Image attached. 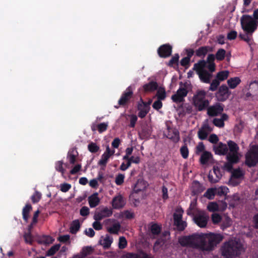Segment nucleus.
Listing matches in <instances>:
<instances>
[{
  "label": "nucleus",
  "instance_id": "obj_42",
  "mask_svg": "<svg viewBox=\"0 0 258 258\" xmlns=\"http://www.w3.org/2000/svg\"><path fill=\"white\" fill-rule=\"evenodd\" d=\"M120 228V225L118 223H114L112 226L107 228L109 233L112 234H117Z\"/></svg>",
  "mask_w": 258,
  "mask_h": 258
},
{
  "label": "nucleus",
  "instance_id": "obj_24",
  "mask_svg": "<svg viewBox=\"0 0 258 258\" xmlns=\"http://www.w3.org/2000/svg\"><path fill=\"white\" fill-rule=\"evenodd\" d=\"M200 80L205 83H210L212 77V74L206 70L197 74Z\"/></svg>",
  "mask_w": 258,
  "mask_h": 258
},
{
  "label": "nucleus",
  "instance_id": "obj_19",
  "mask_svg": "<svg viewBox=\"0 0 258 258\" xmlns=\"http://www.w3.org/2000/svg\"><path fill=\"white\" fill-rule=\"evenodd\" d=\"M114 153V150H111L108 145L106 148V150L102 155L100 160L98 162V164L100 166H106L108 159Z\"/></svg>",
  "mask_w": 258,
  "mask_h": 258
},
{
  "label": "nucleus",
  "instance_id": "obj_41",
  "mask_svg": "<svg viewBox=\"0 0 258 258\" xmlns=\"http://www.w3.org/2000/svg\"><path fill=\"white\" fill-rule=\"evenodd\" d=\"M80 224L79 220H74L71 226L70 231L72 233H76L80 229Z\"/></svg>",
  "mask_w": 258,
  "mask_h": 258
},
{
  "label": "nucleus",
  "instance_id": "obj_44",
  "mask_svg": "<svg viewBox=\"0 0 258 258\" xmlns=\"http://www.w3.org/2000/svg\"><path fill=\"white\" fill-rule=\"evenodd\" d=\"M242 171L239 169H236L232 172L231 177L234 179H240L243 177Z\"/></svg>",
  "mask_w": 258,
  "mask_h": 258
},
{
  "label": "nucleus",
  "instance_id": "obj_31",
  "mask_svg": "<svg viewBox=\"0 0 258 258\" xmlns=\"http://www.w3.org/2000/svg\"><path fill=\"white\" fill-rule=\"evenodd\" d=\"M139 134L142 139H148L152 134L151 128L148 126H144Z\"/></svg>",
  "mask_w": 258,
  "mask_h": 258
},
{
  "label": "nucleus",
  "instance_id": "obj_30",
  "mask_svg": "<svg viewBox=\"0 0 258 258\" xmlns=\"http://www.w3.org/2000/svg\"><path fill=\"white\" fill-rule=\"evenodd\" d=\"M212 158L213 155L211 152L208 151H204L201 156L200 162L201 164L206 165L208 163V161L210 160V159H212Z\"/></svg>",
  "mask_w": 258,
  "mask_h": 258
},
{
  "label": "nucleus",
  "instance_id": "obj_59",
  "mask_svg": "<svg viewBox=\"0 0 258 258\" xmlns=\"http://www.w3.org/2000/svg\"><path fill=\"white\" fill-rule=\"evenodd\" d=\"M219 139L218 136L214 134H211L209 137L208 141L215 145L217 144Z\"/></svg>",
  "mask_w": 258,
  "mask_h": 258
},
{
  "label": "nucleus",
  "instance_id": "obj_2",
  "mask_svg": "<svg viewBox=\"0 0 258 258\" xmlns=\"http://www.w3.org/2000/svg\"><path fill=\"white\" fill-rule=\"evenodd\" d=\"M200 249L203 251H209L213 249L217 244L223 239L220 234H200Z\"/></svg>",
  "mask_w": 258,
  "mask_h": 258
},
{
  "label": "nucleus",
  "instance_id": "obj_38",
  "mask_svg": "<svg viewBox=\"0 0 258 258\" xmlns=\"http://www.w3.org/2000/svg\"><path fill=\"white\" fill-rule=\"evenodd\" d=\"M229 75V72L223 71L219 72L216 75V79L219 81H222L227 79Z\"/></svg>",
  "mask_w": 258,
  "mask_h": 258
},
{
  "label": "nucleus",
  "instance_id": "obj_4",
  "mask_svg": "<svg viewBox=\"0 0 258 258\" xmlns=\"http://www.w3.org/2000/svg\"><path fill=\"white\" fill-rule=\"evenodd\" d=\"M206 92L200 90L197 92L193 97V104L199 111L206 110L209 105V101L206 98Z\"/></svg>",
  "mask_w": 258,
  "mask_h": 258
},
{
  "label": "nucleus",
  "instance_id": "obj_20",
  "mask_svg": "<svg viewBox=\"0 0 258 258\" xmlns=\"http://www.w3.org/2000/svg\"><path fill=\"white\" fill-rule=\"evenodd\" d=\"M205 189V186L197 180L192 182L191 187V195L197 196L203 192Z\"/></svg>",
  "mask_w": 258,
  "mask_h": 258
},
{
  "label": "nucleus",
  "instance_id": "obj_51",
  "mask_svg": "<svg viewBox=\"0 0 258 258\" xmlns=\"http://www.w3.org/2000/svg\"><path fill=\"white\" fill-rule=\"evenodd\" d=\"M239 200L240 198L238 195H233V197L232 198L231 201L229 203L230 208H235L236 206L238 205V204L239 203Z\"/></svg>",
  "mask_w": 258,
  "mask_h": 258
},
{
  "label": "nucleus",
  "instance_id": "obj_61",
  "mask_svg": "<svg viewBox=\"0 0 258 258\" xmlns=\"http://www.w3.org/2000/svg\"><path fill=\"white\" fill-rule=\"evenodd\" d=\"M213 124L219 127H223L224 126V122L222 119L218 118H215L213 120Z\"/></svg>",
  "mask_w": 258,
  "mask_h": 258
},
{
  "label": "nucleus",
  "instance_id": "obj_47",
  "mask_svg": "<svg viewBox=\"0 0 258 258\" xmlns=\"http://www.w3.org/2000/svg\"><path fill=\"white\" fill-rule=\"evenodd\" d=\"M208 134V132H207V131H205V130L202 127L199 130L198 133V137L201 140H206Z\"/></svg>",
  "mask_w": 258,
  "mask_h": 258
},
{
  "label": "nucleus",
  "instance_id": "obj_22",
  "mask_svg": "<svg viewBox=\"0 0 258 258\" xmlns=\"http://www.w3.org/2000/svg\"><path fill=\"white\" fill-rule=\"evenodd\" d=\"M112 214V211H97L94 215V219L99 221L103 218L109 217Z\"/></svg>",
  "mask_w": 258,
  "mask_h": 258
},
{
  "label": "nucleus",
  "instance_id": "obj_64",
  "mask_svg": "<svg viewBox=\"0 0 258 258\" xmlns=\"http://www.w3.org/2000/svg\"><path fill=\"white\" fill-rule=\"evenodd\" d=\"M134 214L132 211H124L123 214L122 215V218H125L126 219H131L134 217Z\"/></svg>",
  "mask_w": 258,
  "mask_h": 258
},
{
  "label": "nucleus",
  "instance_id": "obj_40",
  "mask_svg": "<svg viewBox=\"0 0 258 258\" xmlns=\"http://www.w3.org/2000/svg\"><path fill=\"white\" fill-rule=\"evenodd\" d=\"M41 194L36 190L30 198L31 202L33 204L37 203L41 198Z\"/></svg>",
  "mask_w": 258,
  "mask_h": 258
},
{
  "label": "nucleus",
  "instance_id": "obj_62",
  "mask_svg": "<svg viewBox=\"0 0 258 258\" xmlns=\"http://www.w3.org/2000/svg\"><path fill=\"white\" fill-rule=\"evenodd\" d=\"M222 219V217L218 214L214 213L212 215V221L214 224L218 223Z\"/></svg>",
  "mask_w": 258,
  "mask_h": 258
},
{
  "label": "nucleus",
  "instance_id": "obj_60",
  "mask_svg": "<svg viewBox=\"0 0 258 258\" xmlns=\"http://www.w3.org/2000/svg\"><path fill=\"white\" fill-rule=\"evenodd\" d=\"M190 61V59L188 57H184L181 59L180 63L181 66L187 69L189 66Z\"/></svg>",
  "mask_w": 258,
  "mask_h": 258
},
{
  "label": "nucleus",
  "instance_id": "obj_52",
  "mask_svg": "<svg viewBox=\"0 0 258 258\" xmlns=\"http://www.w3.org/2000/svg\"><path fill=\"white\" fill-rule=\"evenodd\" d=\"M63 162L62 161H58L55 164L56 170L61 173L62 175L64 173L65 170L63 168Z\"/></svg>",
  "mask_w": 258,
  "mask_h": 258
},
{
  "label": "nucleus",
  "instance_id": "obj_34",
  "mask_svg": "<svg viewBox=\"0 0 258 258\" xmlns=\"http://www.w3.org/2000/svg\"><path fill=\"white\" fill-rule=\"evenodd\" d=\"M146 188V185L143 180H138L135 184L133 191L135 193H139L143 191Z\"/></svg>",
  "mask_w": 258,
  "mask_h": 258
},
{
  "label": "nucleus",
  "instance_id": "obj_6",
  "mask_svg": "<svg viewBox=\"0 0 258 258\" xmlns=\"http://www.w3.org/2000/svg\"><path fill=\"white\" fill-rule=\"evenodd\" d=\"M194 211L195 212L192 214L194 222L201 228L205 227L209 220V216L203 211ZM188 214L190 215L191 213L188 212Z\"/></svg>",
  "mask_w": 258,
  "mask_h": 258
},
{
  "label": "nucleus",
  "instance_id": "obj_37",
  "mask_svg": "<svg viewBox=\"0 0 258 258\" xmlns=\"http://www.w3.org/2000/svg\"><path fill=\"white\" fill-rule=\"evenodd\" d=\"M126 258H153L151 255H148L143 252L138 254L128 253L125 255Z\"/></svg>",
  "mask_w": 258,
  "mask_h": 258
},
{
  "label": "nucleus",
  "instance_id": "obj_27",
  "mask_svg": "<svg viewBox=\"0 0 258 258\" xmlns=\"http://www.w3.org/2000/svg\"><path fill=\"white\" fill-rule=\"evenodd\" d=\"M112 242V237L108 235L101 237L100 240V244L105 248L109 247Z\"/></svg>",
  "mask_w": 258,
  "mask_h": 258
},
{
  "label": "nucleus",
  "instance_id": "obj_36",
  "mask_svg": "<svg viewBox=\"0 0 258 258\" xmlns=\"http://www.w3.org/2000/svg\"><path fill=\"white\" fill-rule=\"evenodd\" d=\"M227 162L224 164V167L229 170H230L232 168L233 164H236L238 162L239 159L233 158L232 157H226Z\"/></svg>",
  "mask_w": 258,
  "mask_h": 258
},
{
  "label": "nucleus",
  "instance_id": "obj_23",
  "mask_svg": "<svg viewBox=\"0 0 258 258\" xmlns=\"http://www.w3.org/2000/svg\"><path fill=\"white\" fill-rule=\"evenodd\" d=\"M212 50V48L209 46H201L195 51V54L196 56L203 58L209 51Z\"/></svg>",
  "mask_w": 258,
  "mask_h": 258
},
{
  "label": "nucleus",
  "instance_id": "obj_18",
  "mask_svg": "<svg viewBox=\"0 0 258 258\" xmlns=\"http://www.w3.org/2000/svg\"><path fill=\"white\" fill-rule=\"evenodd\" d=\"M213 151L215 154L218 155H227L228 148L226 144L222 142H219L216 145H214L213 147Z\"/></svg>",
  "mask_w": 258,
  "mask_h": 258
},
{
  "label": "nucleus",
  "instance_id": "obj_45",
  "mask_svg": "<svg viewBox=\"0 0 258 258\" xmlns=\"http://www.w3.org/2000/svg\"><path fill=\"white\" fill-rule=\"evenodd\" d=\"M100 147L95 143L91 142L88 145V150L92 153H95L99 150Z\"/></svg>",
  "mask_w": 258,
  "mask_h": 258
},
{
  "label": "nucleus",
  "instance_id": "obj_53",
  "mask_svg": "<svg viewBox=\"0 0 258 258\" xmlns=\"http://www.w3.org/2000/svg\"><path fill=\"white\" fill-rule=\"evenodd\" d=\"M220 85V81L218 80L217 79H214L212 81V83L210 84V86L209 88V90L212 91H216L218 87Z\"/></svg>",
  "mask_w": 258,
  "mask_h": 258
},
{
  "label": "nucleus",
  "instance_id": "obj_58",
  "mask_svg": "<svg viewBox=\"0 0 258 258\" xmlns=\"http://www.w3.org/2000/svg\"><path fill=\"white\" fill-rule=\"evenodd\" d=\"M127 241L124 237H120L119 238L118 247L120 249H123L126 247Z\"/></svg>",
  "mask_w": 258,
  "mask_h": 258
},
{
  "label": "nucleus",
  "instance_id": "obj_28",
  "mask_svg": "<svg viewBox=\"0 0 258 258\" xmlns=\"http://www.w3.org/2000/svg\"><path fill=\"white\" fill-rule=\"evenodd\" d=\"M98 194L97 192L94 193L88 198V202L90 207L93 208L97 206L100 202V199L98 198Z\"/></svg>",
  "mask_w": 258,
  "mask_h": 258
},
{
  "label": "nucleus",
  "instance_id": "obj_43",
  "mask_svg": "<svg viewBox=\"0 0 258 258\" xmlns=\"http://www.w3.org/2000/svg\"><path fill=\"white\" fill-rule=\"evenodd\" d=\"M180 153L182 157L184 159H187L188 157L189 151L187 145L185 144L180 149Z\"/></svg>",
  "mask_w": 258,
  "mask_h": 258
},
{
  "label": "nucleus",
  "instance_id": "obj_63",
  "mask_svg": "<svg viewBox=\"0 0 258 258\" xmlns=\"http://www.w3.org/2000/svg\"><path fill=\"white\" fill-rule=\"evenodd\" d=\"M71 188V185L69 183H64L60 185V190L64 192L69 191Z\"/></svg>",
  "mask_w": 258,
  "mask_h": 258
},
{
  "label": "nucleus",
  "instance_id": "obj_49",
  "mask_svg": "<svg viewBox=\"0 0 258 258\" xmlns=\"http://www.w3.org/2000/svg\"><path fill=\"white\" fill-rule=\"evenodd\" d=\"M150 230L153 234H158L161 231L160 226L156 223H152L150 225Z\"/></svg>",
  "mask_w": 258,
  "mask_h": 258
},
{
  "label": "nucleus",
  "instance_id": "obj_25",
  "mask_svg": "<svg viewBox=\"0 0 258 258\" xmlns=\"http://www.w3.org/2000/svg\"><path fill=\"white\" fill-rule=\"evenodd\" d=\"M158 85L155 81H150L148 83L143 86V89L145 92H152L157 89Z\"/></svg>",
  "mask_w": 258,
  "mask_h": 258
},
{
  "label": "nucleus",
  "instance_id": "obj_29",
  "mask_svg": "<svg viewBox=\"0 0 258 258\" xmlns=\"http://www.w3.org/2000/svg\"><path fill=\"white\" fill-rule=\"evenodd\" d=\"M206 60L204 59L200 60L197 63L194 64L193 70L195 71L197 74H198L199 72L206 70L205 69L206 67Z\"/></svg>",
  "mask_w": 258,
  "mask_h": 258
},
{
  "label": "nucleus",
  "instance_id": "obj_39",
  "mask_svg": "<svg viewBox=\"0 0 258 258\" xmlns=\"http://www.w3.org/2000/svg\"><path fill=\"white\" fill-rule=\"evenodd\" d=\"M225 55V50L223 48L219 49L215 54L216 59L219 61L223 60L224 59Z\"/></svg>",
  "mask_w": 258,
  "mask_h": 258
},
{
  "label": "nucleus",
  "instance_id": "obj_16",
  "mask_svg": "<svg viewBox=\"0 0 258 258\" xmlns=\"http://www.w3.org/2000/svg\"><path fill=\"white\" fill-rule=\"evenodd\" d=\"M172 47L169 44L161 45L157 50L159 56L162 58H166L171 55Z\"/></svg>",
  "mask_w": 258,
  "mask_h": 258
},
{
  "label": "nucleus",
  "instance_id": "obj_55",
  "mask_svg": "<svg viewBox=\"0 0 258 258\" xmlns=\"http://www.w3.org/2000/svg\"><path fill=\"white\" fill-rule=\"evenodd\" d=\"M156 96L158 99L157 100H159L160 101L164 100L166 98V92L165 90H159L157 92Z\"/></svg>",
  "mask_w": 258,
  "mask_h": 258
},
{
  "label": "nucleus",
  "instance_id": "obj_33",
  "mask_svg": "<svg viewBox=\"0 0 258 258\" xmlns=\"http://www.w3.org/2000/svg\"><path fill=\"white\" fill-rule=\"evenodd\" d=\"M78 155V153L77 151L74 149L69 151L67 155V158L68 159L70 164H74L75 163L76 161V157Z\"/></svg>",
  "mask_w": 258,
  "mask_h": 258
},
{
  "label": "nucleus",
  "instance_id": "obj_14",
  "mask_svg": "<svg viewBox=\"0 0 258 258\" xmlns=\"http://www.w3.org/2000/svg\"><path fill=\"white\" fill-rule=\"evenodd\" d=\"M182 211H177L173 215L174 225L180 231L184 230L187 226L186 223L182 219Z\"/></svg>",
  "mask_w": 258,
  "mask_h": 258
},
{
  "label": "nucleus",
  "instance_id": "obj_11",
  "mask_svg": "<svg viewBox=\"0 0 258 258\" xmlns=\"http://www.w3.org/2000/svg\"><path fill=\"white\" fill-rule=\"evenodd\" d=\"M231 92L229 90L228 87L225 85H222L219 87L216 94V97L218 101L223 102L228 98Z\"/></svg>",
  "mask_w": 258,
  "mask_h": 258
},
{
  "label": "nucleus",
  "instance_id": "obj_5",
  "mask_svg": "<svg viewBox=\"0 0 258 258\" xmlns=\"http://www.w3.org/2000/svg\"><path fill=\"white\" fill-rule=\"evenodd\" d=\"M200 234H194L189 236L181 237L178 239L179 243L184 246H189L200 249Z\"/></svg>",
  "mask_w": 258,
  "mask_h": 258
},
{
  "label": "nucleus",
  "instance_id": "obj_7",
  "mask_svg": "<svg viewBox=\"0 0 258 258\" xmlns=\"http://www.w3.org/2000/svg\"><path fill=\"white\" fill-rule=\"evenodd\" d=\"M245 163L250 167L258 163V146H252L247 153L245 155Z\"/></svg>",
  "mask_w": 258,
  "mask_h": 258
},
{
  "label": "nucleus",
  "instance_id": "obj_46",
  "mask_svg": "<svg viewBox=\"0 0 258 258\" xmlns=\"http://www.w3.org/2000/svg\"><path fill=\"white\" fill-rule=\"evenodd\" d=\"M229 191L228 187L222 186L218 188H216V194L218 196H225Z\"/></svg>",
  "mask_w": 258,
  "mask_h": 258
},
{
  "label": "nucleus",
  "instance_id": "obj_9",
  "mask_svg": "<svg viewBox=\"0 0 258 258\" xmlns=\"http://www.w3.org/2000/svg\"><path fill=\"white\" fill-rule=\"evenodd\" d=\"M227 146L228 148V151L226 157L239 159L238 153L239 148L238 145L233 141L229 140L227 142Z\"/></svg>",
  "mask_w": 258,
  "mask_h": 258
},
{
  "label": "nucleus",
  "instance_id": "obj_15",
  "mask_svg": "<svg viewBox=\"0 0 258 258\" xmlns=\"http://www.w3.org/2000/svg\"><path fill=\"white\" fill-rule=\"evenodd\" d=\"M246 97H251L252 100L258 99V82L254 81L249 85L248 92L246 94Z\"/></svg>",
  "mask_w": 258,
  "mask_h": 258
},
{
  "label": "nucleus",
  "instance_id": "obj_35",
  "mask_svg": "<svg viewBox=\"0 0 258 258\" xmlns=\"http://www.w3.org/2000/svg\"><path fill=\"white\" fill-rule=\"evenodd\" d=\"M216 195V188H209L204 193L203 197L209 200H213L214 199Z\"/></svg>",
  "mask_w": 258,
  "mask_h": 258
},
{
  "label": "nucleus",
  "instance_id": "obj_17",
  "mask_svg": "<svg viewBox=\"0 0 258 258\" xmlns=\"http://www.w3.org/2000/svg\"><path fill=\"white\" fill-rule=\"evenodd\" d=\"M207 114L210 116H215L222 113L223 111V105L217 103L216 104L208 107Z\"/></svg>",
  "mask_w": 258,
  "mask_h": 258
},
{
  "label": "nucleus",
  "instance_id": "obj_21",
  "mask_svg": "<svg viewBox=\"0 0 258 258\" xmlns=\"http://www.w3.org/2000/svg\"><path fill=\"white\" fill-rule=\"evenodd\" d=\"M126 204L125 199L120 195L113 198L112 205L115 209L122 208Z\"/></svg>",
  "mask_w": 258,
  "mask_h": 258
},
{
  "label": "nucleus",
  "instance_id": "obj_1",
  "mask_svg": "<svg viewBox=\"0 0 258 258\" xmlns=\"http://www.w3.org/2000/svg\"><path fill=\"white\" fill-rule=\"evenodd\" d=\"M240 24L244 33L239 34V37L250 45L253 41L252 34L258 27V21L252 19L251 16L243 15L240 18Z\"/></svg>",
  "mask_w": 258,
  "mask_h": 258
},
{
  "label": "nucleus",
  "instance_id": "obj_48",
  "mask_svg": "<svg viewBox=\"0 0 258 258\" xmlns=\"http://www.w3.org/2000/svg\"><path fill=\"white\" fill-rule=\"evenodd\" d=\"M60 247V245L59 244H55L52 246L47 252V256H51L53 255L57 251Z\"/></svg>",
  "mask_w": 258,
  "mask_h": 258
},
{
  "label": "nucleus",
  "instance_id": "obj_3",
  "mask_svg": "<svg viewBox=\"0 0 258 258\" xmlns=\"http://www.w3.org/2000/svg\"><path fill=\"white\" fill-rule=\"evenodd\" d=\"M244 250L243 244L236 239H231L225 242L221 247V253L225 258H231L240 254Z\"/></svg>",
  "mask_w": 258,
  "mask_h": 258
},
{
  "label": "nucleus",
  "instance_id": "obj_54",
  "mask_svg": "<svg viewBox=\"0 0 258 258\" xmlns=\"http://www.w3.org/2000/svg\"><path fill=\"white\" fill-rule=\"evenodd\" d=\"M125 178L124 175L119 173L116 175L115 179V182L117 185H121L123 182Z\"/></svg>",
  "mask_w": 258,
  "mask_h": 258
},
{
  "label": "nucleus",
  "instance_id": "obj_13",
  "mask_svg": "<svg viewBox=\"0 0 258 258\" xmlns=\"http://www.w3.org/2000/svg\"><path fill=\"white\" fill-rule=\"evenodd\" d=\"M167 133L164 135L166 137L171 140L174 143H177L180 140L179 133L177 129L171 128V126L166 124Z\"/></svg>",
  "mask_w": 258,
  "mask_h": 258
},
{
  "label": "nucleus",
  "instance_id": "obj_32",
  "mask_svg": "<svg viewBox=\"0 0 258 258\" xmlns=\"http://www.w3.org/2000/svg\"><path fill=\"white\" fill-rule=\"evenodd\" d=\"M241 82L240 79L238 77L231 78L227 80V84L230 89L235 88Z\"/></svg>",
  "mask_w": 258,
  "mask_h": 258
},
{
  "label": "nucleus",
  "instance_id": "obj_56",
  "mask_svg": "<svg viewBox=\"0 0 258 258\" xmlns=\"http://www.w3.org/2000/svg\"><path fill=\"white\" fill-rule=\"evenodd\" d=\"M54 241V239L50 236H44L42 238V242L46 244H51Z\"/></svg>",
  "mask_w": 258,
  "mask_h": 258
},
{
  "label": "nucleus",
  "instance_id": "obj_12",
  "mask_svg": "<svg viewBox=\"0 0 258 258\" xmlns=\"http://www.w3.org/2000/svg\"><path fill=\"white\" fill-rule=\"evenodd\" d=\"M133 96V91L131 86L128 87L122 94L118 103L120 106H124L129 102Z\"/></svg>",
  "mask_w": 258,
  "mask_h": 258
},
{
  "label": "nucleus",
  "instance_id": "obj_26",
  "mask_svg": "<svg viewBox=\"0 0 258 258\" xmlns=\"http://www.w3.org/2000/svg\"><path fill=\"white\" fill-rule=\"evenodd\" d=\"M138 109L139 111L138 113V116L141 118H144L148 113L149 112L150 109L146 106L143 103H139L138 104Z\"/></svg>",
  "mask_w": 258,
  "mask_h": 258
},
{
  "label": "nucleus",
  "instance_id": "obj_10",
  "mask_svg": "<svg viewBox=\"0 0 258 258\" xmlns=\"http://www.w3.org/2000/svg\"><path fill=\"white\" fill-rule=\"evenodd\" d=\"M188 91L187 89L184 87H180L177 90L176 93L171 96V99L173 102L178 103L182 102L184 101V98L187 96Z\"/></svg>",
  "mask_w": 258,
  "mask_h": 258
},
{
  "label": "nucleus",
  "instance_id": "obj_57",
  "mask_svg": "<svg viewBox=\"0 0 258 258\" xmlns=\"http://www.w3.org/2000/svg\"><path fill=\"white\" fill-rule=\"evenodd\" d=\"M107 126L108 123L105 122L99 123L97 125L98 131L100 133H101L106 131Z\"/></svg>",
  "mask_w": 258,
  "mask_h": 258
},
{
  "label": "nucleus",
  "instance_id": "obj_8",
  "mask_svg": "<svg viewBox=\"0 0 258 258\" xmlns=\"http://www.w3.org/2000/svg\"><path fill=\"white\" fill-rule=\"evenodd\" d=\"M222 176V173L220 167L214 166L213 170H210L208 175V180L211 183L218 182Z\"/></svg>",
  "mask_w": 258,
  "mask_h": 258
},
{
  "label": "nucleus",
  "instance_id": "obj_50",
  "mask_svg": "<svg viewBox=\"0 0 258 258\" xmlns=\"http://www.w3.org/2000/svg\"><path fill=\"white\" fill-rule=\"evenodd\" d=\"M179 58V56L178 54H175L174 55L172 56L170 60L169 61L168 66L169 67H173L174 64H176V65L178 66Z\"/></svg>",
  "mask_w": 258,
  "mask_h": 258
}]
</instances>
